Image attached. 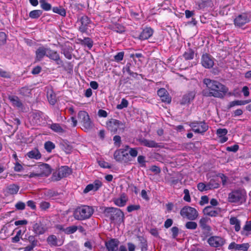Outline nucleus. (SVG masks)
I'll list each match as a JSON object with an SVG mask.
<instances>
[{
  "label": "nucleus",
  "mask_w": 251,
  "mask_h": 251,
  "mask_svg": "<svg viewBox=\"0 0 251 251\" xmlns=\"http://www.w3.org/2000/svg\"><path fill=\"white\" fill-rule=\"evenodd\" d=\"M207 185H209V187H210V189L218 188L219 187V184L217 183L214 179H211Z\"/></svg>",
  "instance_id": "obj_56"
},
{
  "label": "nucleus",
  "mask_w": 251,
  "mask_h": 251,
  "mask_svg": "<svg viewBox=\"0 0 251 251\" xmlns=\"http://www.w3.org/2000/svg\"><path fill=\"white\" fill-rule=\"evenodd\" d=\"M47 241L50 246H57V239L55 235H50L47 239Z\"/></svg>",
  "instance_id": "obj_33"
},
{
  "label": "nucleus",
  "mask_w": 251,
  "mask_h": 251,
  "mask_svg": "<svg viewBox=\"0 0 251 251\" xmlns=\"http://www.w3.org/2000/svg\"><path fill=\"white\" fill-rule=\"evenodd\" d=\"M78 40L81 45L87 46L89 49H91L93 46V42L89 37H85L83 39H78Z\"/></svg>",
  "instance_id": "obj_32"
},
{
  "label": "nucleus",
  "mask_w": 251,
  "mask_h": 251,
  "mask_svg": "<svg viewBox=\"0 0 251 251\" xmlns=\"http://www.w3.org/2000/svg\"><path fill=\"white\" fill-rule=\"evenodd\" d=\"M103 214L105 217L109 218L112 221H123L124 219V213L117 208L105 207L103 210Z\"/></svg>",
  "instance_id": "obj_3"
},
{
  "label": "nucleus",
  "mask_w": 251,
  "mask_h": 251,
  "mask_svg": "<svg viewBox=\"0 0 251 251\" xmlns=\"http://www.w3.org/2000/svg\"><path fill=\"white\" fill-rule=\"evenodd\" d=\"M47 56L50 59L54 60L58 65H62L63 64V61L60 59L59 54L55 50L49 49V50Z\"/></svg>",
  "instance_id": "obj_16"
},
{
  "label": "nucleus",
  "mask_w": 251,
  "mask_h": 251,
  "mask_svg": "<svg viewBox=\"0 0 251 251\" xmlns=\"http://www.w3.org/2000/svg\"><path fill=\"white\" fill-rule=\"evenodd\" d=\"M7 192L11 195L16 194L19 190V187L16 184L10 185L7 188Z\"/></svg>",
  "instance_id": "obj_36"
},
{
  "label": "nucleus",
  "mask_w": 251,
  "mask_h": 251,
  "mask_svg": "<svg viewBox=\"0 0 251 251\" xmlns=\"http://www.w3.org/2000/svg\"><path fill=\"white\" fill-rule=\"evenodd\" d=\"M203 213L204 215L206 216L216 217L218 215L219 211L214 207L211 206H208L203 209Z\"/></svg>",
  "instance_id": "obj_25"
},
{
  "label": "nucleus",
  "mask_w": 251,
  "mask_h": 251,
  "mask_svg": "<svg viewBox=\"0 0 251 251\" xmlns=\"http://www.w3.org/2000/svg\"><path fill=\"white\" fill-rule=\"evenodd\" d=\"M172 233V238L174 239H176L178 236L179 232V229L176 226H173L171 229Z\"/></svg>",
  "instance_id": "obj_58"
},
{
  "label": "nucleus",
  "mask_w": 251,
  "mask_h": 251,
  "mask_svg": "<svg viewBox=\"0 0 251 251\" xmlns=\"http://www.w3.org/2000/svg\"><path fill=\"white\" fill-rule=\"evenodd\" d=\"M195 97V93L194 91H190L185 94L180 101L181 104H186L190 103Z\"/></svg>",
  "instance_id": "obj_20"
},
{
  "label": "nucleus",
  "mask_w": 251,
  "mask_h": 251,
  "mask_svg": "<svg viewBox=\"0 0 251 251\" xmlns=\"http://www.w3.org/2000/svg\"><path fill=\"white\" fill-rule=\"evenodd\" d=\"M46 195L49 198L54 199L59 196V194L55 191L49 190L46 192Z\"/></svg>",
  "instance_id": "obj_40"
},
{
  "label": "nucleus",
  "mask_w": 251,
  "mask_h": 251,
  "mask_svg": "<svg viewBox=\"0 0 251 251\" xmlns=\"http://www.w3.org/2000/svg\"><path fill=\"white\" fill-rule=\"evenodd\" d=\"M203 82L209 90V92L205 94L206 96L223 98L228 91L225 86L217 81L205 78Z\"/></svg>",
  "instance_id": "obj_1"
},
{
  "label": "nucleus",
  "mask_w": 251,
  "mask_h": 251,
  "mask_svg": "<svg viewBox=\"0 0 251 251\" xmlns=\"http://www.w3.org/2000/svg\"><path fill=\"white\" fill-rule=\"evenodd\" d=\"M18 91L20 95L27 97L29 96L30 94L31 89L27 86H24L19 89Z\"/></svg>",
  "instance_id": "obj_38"
},
{
  "label": "nucleus",
  "mask_w": 251,
  "mask_h": 251,
  "mask_svg": "<svg viewBox=\"0 0 251 251\" xmlns=\"http://www.w3.org/2000/svg\"><path fill=\"white\" fill-rule=\"evenodd\" d=\"M228 201L230 202L242 203L245 201L244 194L240 191H234L228 195Z\"/></svg>",
  "instance_id": "obj_11"
},
{
  "label": "nucleus",
  "mask_w": 251,
  "mask_h": 251,
  "mask_svg": "<svg viewBox=\"0 0 251 251\" xmlns=\"http://www.w3.org/2000/svg\"><path fill=\"white\" fill-rule=\"evenodd\" d=\"M71 173L72 170L70 168L67 166H62L58 169L57 173L53 174L52 178L53 180L58 181L63 177L68 176Z\"/></svg>",
  "instance_id": "obj_9"
},
{
  "label": "nucleus",
  "mask_w": 251,
  "mask_h": 251,
  "mask_svg": "<svg viewBox=\"0 0 251 251\" xmlns=\"http://www.w3.org/2000/svg\"><path fill=\"white\" fill-rule=\"evenodd\" d=\"M11 74L9 72L4 71L1 69H0V76L9 78L11 77Z\"/></svg>",
  "instance_id": "obj_57"
},
{
  "label": "nucleus",
  "mask_w": 251,
  "mask_h": 251,
  "mask_svg": "<svg viewBox=\"0 0 251 251\" xmlns=\"http://www.w3.org/2000/svg\"><path fill=\"white\" fill-rule=\"evenodd\" d=\"M121 149L123 150L126 152L128 151L129 155L132 158H135L138 155V149L136 148H130L129 146L126 145L124 146V148Z\"/></svg>",
  "instance_id": "obj_28"
},
{
  "label": "nucleus",
  "mask_w": 251,
  "mask_h": 251,
  "mask_svg": "<svg viewBox=\"0 0 251 251\" xmlns=\"http://www.w3.org/2000/svg\"><path fill=\"white\" fill-rule=\"evenodd\" d=\"M250 17L248 14L243 13L238 15L234 19V24L235 27H241L250 22Z\"/></svg>",
  "instance_id": "obj_10"
},
{
  "label": "nucleus",
  "mask_w": 251,
  "mask_h": 251,
  "mask_svg": "<svg viewBox=\"0 0 251 251\" xmlns=\"http://www.w3.org/2000/svg\"><path fill=\"white\" fill-rule=\"evenodd\" d=\"M127 201L128 198L126 194L123 193L120 195L119 198L114 199V202L116 205L119 207H122L126 205Z\"/></svg>",
  "instance_id": "obj_23"
},
{
  "label": "nucleus",
  "mask_w": 251,
  "mask_h": 251,
  "mask_svg": "<svg viewBox=\"0 0 251 251\" xmlns=\"http://www.w3.org/2000/svg\"><path fill=\"white\" fill-rule=\"evenodd\" d=\"M90 20L86 16H83L78 21L80 23L79 30L82 33L87 32L88 29V25L90 23Z\"/></svg>",
  "instance_id": "obj_15"
},
{
  "label": "nucleus",
  "mask_w": 251,
  "mask_h": 251,
  "mask_svg": "<svg viewBox=\"0 0 251 251\" xmlns=\"http://www.w3.org/2000/svg\"><path fill=\"white\" fill-rule=\"evenodd\" d=\"M77 230V226H69L65 229H63V231L65 233L70 234L75 233Z\"/></svg>",
  "instance_id": "obj_47"
},
{
  "label": "nucleus",
  "mask_w": 251,
  "mask_h": 251,
  "mask_svg": "<svg viewBox=\"0 0 251 251\" xmlns=\"http://www.w3.org/2000/svg\"><path fill=\"white\" fill-rule=\"evenodd\" d=\"M139 141L141 145L149 148H159L160 147L158 143L153 140L141 138L139 140Z\"/></svg>",
  "instance_id": "obj_21"
},
{
  "label": "nucleus",
  "mask_w": 251,
  "mask_h": 251,
  "mask_svg": "<svg viewBox=\"0 0 251 251\" xmlns=\"http://www.w3.org/2000/svg\"><path fill=\"white\" fill-rule=\"evenodd\" d=\"M52 11L53 12L57 13L62 16H65L66 14V10L61 7H54L52 8Z\"/></svg>",
  "instance_id": "obj_43"
},
{
  "label": "nucleus",
  "mask_w": 251,
  "mask_h": 251,
  "mask_svg": "<svg viewBox=\"0 0 251 251\" xmlns=\"http://www.w3.org/2000/svg\"><path fill=\"white\" fill-rule=\"evenodd\" d=\"M227 132V130L226 128H218L216 131V134L218 137H222L226 136Z\"/></svg>",
  "instance_id": "obj_52"
},
{
  "label": "nucleus",
  "mask_w": 251,
  "mask_h": 251,
  "mask_svg": "<svg viewBox=\"0 0 251 251\" xmlns=\"http://www.w3.org/2000/svg\"><path fill=\"white\" fill-rule=\"evenodd\" d=\"M131 66V64L130 63H127L126 65L123 68V71H126L129 75L132 77H136L138 75V74L136 73H134L130 70V67Z\"/></svg>",
  "instance_id": "obj_37"
},
{
  "label": "nucleus",
  "mask_w": 251,
  "mask_h": 251,
  "mask_svg": "<svg viewBox=\"0 0 251 251\" xmlns=\"http://www.w3.org/2000/svg\"><path fill=\"white\" fill-rule=\"evenodd\" d=\"M180 214L182 217L186 218L191 221L195 220L199 216L197 210L195 208L189 206L183 207L180 210Z\"/></svg>",
  "instance_id": "obj_5"
},
{
  "label": "nucleus",
  "mask_w": 251,
  "mask_h": 251,
  "mask_svg": "<svg viewBox=\"0 0 251 251\" xmlns=\"http://www.w3.org/2000/svg\"><path fill=\"white\" fill-rule=\"evenodd\" d=\"M113 29L115 31L120 33H122L125 31V27L119 24L115 25L113 27Z\"/></svg>",
  "instance_id": "obj_51"
},
{
  "label": "nucleus",
  "mask_w": 251,
  "mask_h": 251,
  "mask_svg": "<svg viewBox=\"0 0 251 251\" xmlns=\"http://www.w3.org/2000/svg\"><path fill=\"white\" fill-rule=\"evenodd\" d=\"M107 126L109 130L115 133L117 131L124 132L126 128L125 123H123L116 119H111L107 123Z\"/></svg>",
  "instance_id": "obj_6"
},
{
  "label": "nucleus",
  "mask_w": 251,
  "mask_h": 251,
  "mask_svg": "<svg viewBox=\"0 0 251 251\" xmlns=\"http://www.w3.org/2000/svg\"><path fill=\"white\" fill-rule=\"evenodd\" d=\"M194 52L192 49H189L183 53V57L186 60H192L194 58Z\"/></svg>",
  "instance_id": "obj_34"
},
{
  "label": "nucleus",
  "mask_w": 251,
  "mask_h": 251,
  "mask_svg": "<svg viewBox=\"0 0 251 251\" xmlns=\"http://www.w3.org/2000/svg\"><path fill=\"white\" fill-rule=\"evenodd\" d=\"M128 104V101L125 99H123L122 100L120 104H118L117 105V108L118 109H122L124 108L127 107Z\"/></svg>",
  "instance_id": "obj_49"
},
{
  "label": "nucleus",
  "mask_w": 251,
  "mask_h": 251,
  "mask_svg": "<svg viewBox=\"0 0 251 251\" xmlns=\"http://www.w3.org/2000/svg\"><path fill=\"white\" fill-rule=\"evenodd\" d=\"M140 207H141L140 205L139 204L130 205L127 207L126 209L128 212H131L133 211L138 210L140 209Z\"/></svg>",
  "instance_id": "obj_54"
},
{
  "label": "nucleus",
  "mask_w": 251,
  "mask_h": 251,
  "mask_svg": "<svg viewBox=\"0 0 251 251\" xmlns=\"http://www.w3.org/2000/svg\"><path fill=\"white\" fill-rule=\"evenodd\" d=\"M9 100L13 104L18 107H21L22 106V103L17 97H9Z\"/></svg>",
  "instance_id": "obj_42"
},
{
  "label": "nucleus",
  "mask_w": 251,
  "mask_h": 251,
  "mask_svg": "<svg viewBox=\"0 0 251 251\" xmlns=\"http://www.w3.org/2000/svg\"><path fill=\"white\" fill-rule=\"evenodd\" d=\"M25 203L22 201H19L15 204V207L18 210H24L25 208Z\"/></svg>",
  "instance_id": "obj_64"
},
{
  "label": "nucleus",
  "mask_w": 251,
  "mask_h": 251,
  "mask_svg": "<svg viewBox=\"0 0 251 251\" xmlns=\"http://www.w3.org/2000/svg\"><path fill=\"white\" fill-rule=\"evenodd\" d=\"M92 206L82 205L77 207L73 213L74 218L76 220L82 221L89 219L94 213Z\"/></svg>",
  "instance_id": "obj_2"
},
{
  "label": "nucleus",
  "mask_w": 251,
  "mask_h": 251,
  "mask_svg": "<svg viewBox=\"0 0 251 251\" xmlns=\"http://www.w3.org/2000/svg\"><path fill=\"white\" fill-rule=\"evenodd\" d=\"M50 128L54 132L59 134H62L66 132L65 129L59 124H52L50 126Z\"/></svg>",
  "instance_id": "obj_29"
},
{
  "label": "nucleus",
  "mask_w": 251,
  "mask_h": 251,
  "mask_svg": "<svg viewBox=\"0 0 251 251\" xmlns=\"http://www.w3.org/2000/svg\"><path fill=\"white\" fill-rule=\"evenodd\" d=\"M26 156L30 159H39L41 157V154L37 149H34L28 152Z\"/></svg>",
  "instance_id": "obj_26"
},
{
  "label": "nucleus",
  "mask_w": 251,
  "mask_h": 251,
  "mask_svg": "<svg viewBox=\"0 0 251 251\" xmlns=\"http://www.w3.org/2000/svg\"><path fill=\"white\" fill-rule=\"evenodd\" d=\"M22 230H19L17 232L16 235L12 238L11 240L13 243H17L20 241L21 238Z\"/></svg>",
  "instance_id": "obj_53"
},
{
  "label": "nucleus",
  "mask_w": 251,
  "mask_h": 251,
  "mask_svg": "<svg viewBox=\"0 0 251 251\" xmlns=\"http://www.w3.org/2000/svg\"><path fill=\"white\" fill-rule=\"evenodd\" d=\"M185 226L188 229L195 230L197 228L198 225L195 222L189 221L186 223Z\"/></svg>",
  "instance_id": "obj_44"
},
{
  "label": "nucleus",
  "mask_w": 251,
  "mask_h": 251,
  "mask_svg": "<svg viewBox=\"0 0 251 251\" xmlns=\"http://www.w3.org/2000/svg\"><path fill=\"white\" fill-rule=\"evenodd\" d=\"M114 158L118 162L127 163L131 161L129 154L123 150H117L114 153Z\"/></svg>",
  "instance_id": "obj_8"
},
{
  "label": "nucleus",
  "mask_w": 251,
  "mask_h": 251,
  "mask_svg": "<svg viewBox=\"0 0 251 251\" xmlns=\"http://www.w3.org/2000/svg\"><path fill=\"white\" fill-rule=\"evenodd\" d=\"M94 187V191H97L102 185V182L100 180L97 179L93 183Z\"/></svg>",
  "instance_id": "obj_60"
},
{
  "label": "nucleus",
  "mask_w": 251,
  "mask_h": 251,
  "mask_svg": "<svg viewBox=\"0 0 251 251\" xmlns=\"http://www.w3.org/2000/svg\"><path fill=\"white\" fill-rule=\"evenodd\" d=\"M6 41V35L3 32H0V45H3Z\"/></svg>",
  "instance_id": "obj_62"
},
{
  "label": "nucleus",
  "mask_w": 251,
  "mask_h": 251,
  "mask_svg": "<svg viewBox=\"0 0 251 251\" xmlns=\"http://www.w3.org/2000/svg\"><path fill=\"white\" fill-rule=\"evenodd\" d=\"M45 149L48 152H51V151L55 148V145L51 141L46 142L44 144Z\"/></svg>",
  "instance_id": "obj_45"
},
{
  "label": "nucleus",
  "mask_w": 251,
  "mask_h": 251,
  "mask_svg": "<svg viewBox=\"0 0 251 251\" xmlns=\"http://www.w3.org/2000/svg\"><path fill=\"white\" fill-rule=\"evenodd\" d=\"M225 242V240L219 236H212L208 240V243L210 246L215 248L222 246Z\"/></svg>",
  "instance_id": "obj_14"
},
{
  "label": "nucleus",
  "mask_w": 251,
  "mask_h": 251,
  "mask_svg": "<svg viewBox=\"0 0 251 251\" xmlns=\"http://www.w3.org/2000/svg\"><path fill=\"white\" fill-rule=\"evenodd\" d=\"M209 220V219L208 218L202 217L199 221L200 226L201 229L208 232L211 230L210 226L207 225Z\"/></svg>",
  "instance_id": "obj_27"
},
{
  "label": "nucleus",
  "mask_w": 251,
  "mask_h": 251,
  "mask_svg": "<svg viewBox=\"0 0 251 251\" xmlns=\"http://www.w3.org/2000/svg\"><path fill=\"white\" fill-rule=\"evenodd\" d=\"M153 30L151 27H146L141 32L139 39L141 40H145L151 37L153 34Z\"/></svg>",
  "instance_id": "obj_19"
},
{
  "label": "nucleus",
  "mask_w": 251,
  "mask_h": 251,
  "mask_svg": "<svg viewBox=\"0 0 251 251\" xmlns=\"http://www.w3.org/2000/svg\"><path fill=\"white\" fill-rule=\"evenodd\" d=\"M119 241L116 239H111L105 243L108 251H117Z\"/></svg>",
  "instance_id": "obj_22"
},
{
  "label": "nucleus",
  "mask_w": 251,
  "mask_h": 251,
  "mask_svg": "<svg viewBox=\"0 0 251 251\" xmlns=\"http://www.w3.org/2000/svg\"><path fill=\"white\" fill-rule=\"evenodd\" d=\"M48 230V228L46 224H43L40 221L35 223L32 226V231L36 235L39 236L46 233Z\"/></svg>",
  "instance_id": "obj_12"
},
{
  "label": "nucleus",
  "mask_w": 251,
  "mask_h": 251,
  "mask_svg": "<svg viewBox=\"0 0 251 251\" xmlns=\"http://www.w3.org/2000/svg\"><path fill=\"white\" fill-rule=\"evenodd\" d=\"M42 13L43 12L41 10H32L30 12L29 16L31 19H37L42 14Z\"/></svg>",
  "instance_id": "obj_39"
},
{
  "label": "nucleus",
  "mask_w": 251,
  "mask_h": 251,
  "mask_svg": "<svg viewBox=\"0 0 251 251\" xmlns=\"http://www.w3.org/2000/svg\"><path fill=\"white\" fill-rule=\"evenodd\" d=\"M201 63L205 68H211L214 65V59L208 53L203 54L201 58Z\"/></svg>",
  "instance_id": "obj_13"
},
{
  "label": "nucleus",
  "mask_w": 251,
  "mask_h": 251,
  "mask_svg": "<svg viewBox=\"0 0 251 251\" xmlns=\"http://www.w3.org/2000/svg\"><path fill=\"white\" fill-rule=\"evenodd\" d=\"M251 232V221H247L243 228L241 234L245 236H248Z\"/></svg>",
  "instance_id": "obj_31"
},
{
  "label": "nucleus",
  "mask_w": 251,
  "mask_h": 251,
  "mask_svg": "<svg viewBox=\"0 0 251 251\" xmlns=\"http://www.w3.org/2000/svg\"><path fill=\"white\" fill-rule=\"evenodd\" d=\"M78 118L82 125V129L84 131L87 132L93 128L94 124L87 112L85 111H80L78 113Z\"/></svg>",
  "instance_id": "obj_4"
},
{
  "label": "nucleus",
  "mask_w": 251,
  "mask_h": 251,
  "mask_svg": "<svg viewBox=\"0 0 251 251\" xmlns=\"http://www.w3.org/2000/svg\"><path fill=\"white\" fill-rule=\"evenodd\" d=\"M38 169L39 170L41 177L49 176L51 173V169L50 165L46 163H43L39 165Z\"/></svg>",
  "instance_id": "obj_17"
},
{
  "label": "nucleus",
  "mask_w": 251,
  "mask_h": 251,
  "mask_svg": "<svg viewBox=\"0 0 251 251\" xmlns=\"http://www.w3.org/2000/svg\"><path fill=\"white\" fill-rule=\"evenodd\" d=\"M27 240L30 242L31 245H32L35 247L37 246L38 241L35 238L34 236H33V235L29 236L28 237Z\"/></svg>",
  "instance_id": "obj_50"
},
{
  "label": "nucleus",
  "mask_w": 251,
  "mask_h": 251,
  "mask_svg": "<svg viewBox=\"0 0 251 251\" xmlns=\"http://www.w3.org/2000/svg\"><path fill=\"white\" fill-rule=\"evenodd\" d=\"M140 248L142 251H147L148 250V245L147 241L143 237H140Z\"/></svg>",
  "instance_id": "obj_48"
},
{
  "label": "nucleus",
  "mask_w": 251,
  "mask_h": 251,
  "mask_svg": "<svg viewBox=\"0 0 251 251\" xmlns=\"http://www.w3.org/2000/svg\"><path fill=\"white\" fill-rule=\"evenodd\" d=\"M229 223L231 225H234L235 230L239 231L241 229V221L236 217H231L229 219Z\"/></svg>",
  "instance_id": "obj_30"
},
{
  "label": "nucleus",
  "mask_w": 251,
  "mask_h": 251,
  "mask_svg": "<svg viewBox=\"0 0 251 251\" xmlns=\"http://www.w3.org/2000/svg\"><path fill=\"white\" fill-rule=\"evenodd\" d=\"M113 141L114 142V145L117 148H119L121 146V137L119 135H115L113 137Z\"/></svg>",
  "instance_id": "obj_55"
},
{
  "label": "nucleus",
  "mask_w": 251,
  "mask_h": 251,
  "mask_svg": "<svg viewBox=\"0 0 251 251\" xmlns=\"http://www.w3.org/2000/svg\"><path fill=\"white\" fill-rule=\"evenodd\" d=\"M209 185L204 184L202 182L199 183L197 185V188L198 190L201 192L204 191H207L210 189V187H209Z\"/></svg>",
  "instance_id": "obj_46"
},
{
  "label": "nucleus",
  "mask_w": 251,
  "mask_h": 251,
  "mask_svg": "<svg viewBox=\"0 0 251 251\" xmlns=\"http://www.w3.org/2000/svg\"><path fill=\"white\" fill-rule=\"evenodd\" d=\"M49 49L43 46L37 49L36 51V56L38 60H41L45 56H47Z\"/></svg>",
  "instance_id": "obj_24"
},
{
  "label": "nucleus",
  "mask_w": 251,
  "mask_h": 251,
  "mask_svg": "<svg viewBox=\"0 0 251 251\" xmlns=\"http://www.w3.org/2000/svg\"><path fill=\"white\" fill-rule=\"evenodd\" d=\"M236 105H241V100H236L230 102L227 106V108L228 109H230L231 107L235 106Z\"/></svg>",
  "instance_id": "obj_63"
},
{
  "label": "nucleus",
  "mask_w": 251,
  "mask_h": 251,
  "mask_svg": "<svg viewBox=\"0 0 251 251\" xmlns=\"http://www.w3.org/2000/svg\"><path fill=\"white\" fill-rule=\"evenodd\" d=\"M41 7L45 11H49L51 9V5L48 3L46 0H40Z\"/></svg>",
  "instance_id": "obj_41"
},
{
  "label": "nucleus",
  "mask_w": 251,
  "mask_h": 251,
  "mask_svg": "<svg viewBox=\"0 0 251 251\" xmlns=\"http://www.w3.org/2000/svg\"><path fill=\"white\" fill-rule=\"evenodd\" d=\"M124 52L123 51L118 52L114 56V59L117 62H119L123 59Z\"/></svg>",
  "instance_id": "obj_59"
},
{
  "label": "nucleus",
  "mask_w": 251,
  "mask_h": 251,
  "mask_svg": "<svg viewBox=\"0 0 251 251\" xmlns=\"http://www.w3.org/2000/svg\"><path fill=\"white\" fill-rule=\"evenodd\" d=\"M183 193L184 194V200L186 201L190 202L191 201V198L189 195V191L185 189L184 190Z\"/></svg>",
  "instance_id": "obj_61"
},
{
  "label": "nucleus",
  "mask_w": 251,
  "mask_h": 251,
  "mask_svg": "<svg viewBox=\"0 0 251 251\" xmlns=\"http://www.w3.org/2000/svg\"><path fill=\"white\" fill-rule=\"evenodd\" d=\"M48 99L50 104L54 105L56 101V95L53 92L50 91L47 93Z\"/></svg>",
  "instance_id": "obj_35"
},
{
  "label": "nucleus",
  "mask_w": 251,
  "mask_h": 251,
  "mask_svg": "<svg viewBox=\"0 0 251 251\" xmlns=\"http://www.w3.org/2000/svg\"><path fill=\"white\" fill-rule=\"evenodd\" d=\"M157 94L160 98L162 102L169 103L171 101V98L169 96L168 92L164 88H161L157 91Z\"/></svg>",
  "instance_id": "obj_18"
},
{
  "label": "nucleus",
  "mask_w": 251,
  "mask_h": 251,
  "mask_svg": "<svg viewBox=\"0 0 251 251\" xmlns=\"http://www.w3.org/2000/svg\"><path fill=\"white\" fill-rule=\"evenodd\" d=\"M189 126L195 133H203L208 129V126L204 122L194 121L190 123Z\"/></svg>",
  "instance_id": "obj_7"
}]
</instances>
